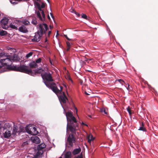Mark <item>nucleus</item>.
<instances>
[{
    "mask_svg": "<svg viewBox=\"0 0 158 158\" xmlns=\"http://www.w3.org/2000/svg\"><path fill=\"white\" fill-rule=\"evenodd\" d=\"M0 57L2 58L0 61V69L4 66H9L12 62H17L20 60L18 55L16 54L9 55L6 53L1 52L0 53Z\"/></svg>",
    "mask_w": 158,
    "mask_h": 158,
    "instance_id": "nucleus-1",
    "label": "nucleus"
},
{
    "mask_svg": "<svg viewBox=\"0 0 158 158\" xmlns=\"http://www.w3.org/2000/svg\"><path fill=\"white\" fill-rule=\"evenodd\" d=\"M29 67L25 65H21L19 66H14L12 67V70L20 72L26 73L31 76L34 74L31 69L35 68L38 67V65L34 61L29 64Z\"/></svg>",
    "mask_w": 158,
    "mask_h": 158,
    "instance_id": "nucleus-2",
    "label": "nucleus"
},
{
    "mask_svg": "<svg viewBox=\"0 0 158 158\" xmlns=\"http://www.w3.org/2000/svg\"><path fill=\"white\" fill-rule=\"evenodd\" d=\"M78 129V127H74L71 126L66 127V135L67 136L66 143L68 144L71 147L73 145V143L76 142L75 136L76 132Z\"/></svg>",
    "mask_w": 158,
    "mask_h": 158,
    "instance_id": "nucleus-3",
    "label": "nucleus"
},
{
    "mask_svg": "<svg viewBox=\"0 0 158 158\" xmlns=\"http://www.w3.org/2000/svg\"><path fill=\"white\" fill-rule=\"evenodd\" d=\"M39 30L35 34L33 39H32V41L39 42L42 37L44 34H45L46 31L48 30V25L45 23L40 24L39 26Z\"/></svg>",
    "mask_w": 158,
    "mask_h": 158,
    "instance_id": "nucleus-4",
    "label": "nucleus"
},
{
    "mask_svg": "<svg viewBox=\"0 0 158 158\" xmlns=\"http://www.w3.org/2000/svg\"><path fill=\"white\" fill-rule=\"evenodd\" d=\"M41 76L43 79L44 83L46 86L50 89L52 86L54 79L52 77V74L49 72H45L41 74Z\"/></svg>",
    "mask_w": 158,
    "mask_h": 158,
    "instance_id": "nucleus-5",
    "label": "nucleus"
},
{
    "mask_svg": "<svg viewBox=\"0 0 158 158\" xmlns=\"http://www.w3.org/2000/svg\"><path fill=\"white\" fill-rule=\"evenodd\" d=\"M65 114L68 121L67 127L71 126L73 127H78L77 121L75 117L73 116V113L71 111H68L65 112Z\"/></svg>",
    "mask_w": 158,
    "mask_h": 158,
    "instance_id": "nucleus-6",
    "label": "nucleus"
},
{
    "mask_svg": "<svg viewBox=\"0 0 158 158\" xmlns=\"http://www.w3.org/2000/svg\"><path fill=\"white\" fill-rule=\"evenodd\" d=\"M25 130L27 133L31 135H36L38 133L35 127L30 125H29L26 127Z\"/></svg>",
    "mask_w": 158,
    "mask_h": 158,
    "instance_id": "nucleus-7",
    "label": "nucleus"
},
{
    "mask_svg": "<svg viewBox=\"0 0 158 158\" xmlns=\"http://www.w3.org/2000/svg\"><path fill=\"white\" fill-rule=\"evenodd\" d=\"M52 86L50 88L56 94H61L62 93V90L63 87L62 86H60V90H59L57 88V87L55 83L52 84Z\"/></svg>",
    "mask_w": 158,
    "mask_h": 158,
    "instance_id": "nucleus-8",
    "label": "nucleus"
},
{
    "mask_svg": "<svg viewBox=\"0 0 158 158\" xmlns=\"http://www.w3.org/2000/svg\"><path fill=\"white\" fill-rule=\"evenodd\" d=\"M9 20V19L6 17L4 18L1 20L0 23L2 28L6 29L9 28L7 25Z\"/></svg>",
    "mask_w": 158,
    "mask_h": 158,
    "instance_id": "nucleus-9",
    "label": "nucleus"
},
{
    "mask_svg": "<svg viewBox=\"0 0 158 158\" xmlns=\"http://www.w3.org/2000/svg\"><path fill=\"white\" fill-rule=\"evenodd\" d=\"M62 93L63 95L60 96L59 98V99L61 102L64 103H65L66 102V100H68V98L66 96L64 92H63Z\"/></svg>",
    "mask_w": 158,
    "mask_h": 158,
    "instance_id": "nucleus-10",
    "label": "nucleus"
},
{
    "mask_svg": "<svg viewBox=\"0 0 158 158\" xmlns=\"http://www.w3.org/2000/svg\"><path fill=\"white\" fill-rule=\"evenodd\" d=\"M18 30L20 32L26 33L28 32V30L26 27L23 25L19 27Z\"/></svg>",
    "mask_w": 158,
    "mask_h": 158,
    "instance_id": "nucleus-11",
    "label": "nucleus"
},
{
    "mask_svg": "<svg viewBox=\"0 0 158 158\" xmlns=\"http://www.w3.org/2000/svg\"><path fill=\"white\" fill-rule=\"evenodd\" d=\"M17 133L19 134V133L18 127L16 125H14L12 130V134L14 135Z\"/></svg>",
    "mask_w": 158,
    "mask_h": 158,
    "instance_id": "nucleus-12",
    "label": "nucleus"
},
{
    "mask_svg": "<svg viewBox=\"0 0 158 158\" xmlns=\"http://www.w3.org/2000/svg\"><path fill=\"white\" fill-rule=\"evenodd\" d=\"M11 135V132L10 131L7 130L6 131L4 134V136L5 138H9Z\"/></svg>",
    "mask_w": 158,
    "mask_h": 158,
    "instance_id": "nucleus-13",
    "label": "nucleus"
},
{
    "mask_svg": "<svg viewBox=\"0 0 158 158\" xmlns=\"http://www.w3.org/2000/svg\"><path fill=\"white\" fill-rule=\"evenodd\" d=\"M38 151L37 152L35 157V158H38L40 157L43 154V152L42 150H38Z\"/></svg>",
    "mask_w": 158,
    "mask_h": 158,
    "instance_id": "nucleus-14",
    "label": "nucleus"
},
{
    "mask_svg": "<svg viewBox=\"0 0 158 158\" xmlns=\"http://www.w3.org/2000/svg\"><path fill=\"white\" fill-rule=\"evenodd\" d=\"M46 145L44 143H41L38 145L37 146V149L39 150H42L46 147Z\"/></svg>",
    "mask_w": 158,
    "mask_h": 158,
    "instance_id": "nucleus-15",
    "label": "nucleus"
},
{
    "mask_svg": "<svg viewBox=\"0 0 158 158\" xmlns=\"http://www.w3.org/2000/svg\"><path fill=\"white\" fill-rule=\"evenodd\" d=\"M81 151V148H78L74 149L72 152V154L73 155H76L79 153Z\"/></svg>",
    "mask_w": 158,
    "mask_h": 158,
    "instance_id": "nucleus-16",
    "label": "nucleus"
},
{
    "mask_svg": "<svg viewBox=\"0 0 158 158\" xmlns=\"http://www.w3.org/2000/svg\"><path fill=\"white\" fill-rule=\"evenodd\" d=\"M71 152L70 151L67 152L64 154V158H71Z\"/></svg>",
    "mask_w": 158,
    "mask_h": 158,
    "instance_id": "nucleus-17",
    "label": "nucleus"
},
{
    "mask_svg": "<svg viewBox=\"0 0 158 158\" xmlns=\"http://www.w3.org/2000/svg\"><path fill=\"white\" fill-rule=\"evenodd\" d=\"M33 140L34 143H39L40 141L39 138L37 136L34 137Z\"/></svg>",
    "mask_w": 158,
    "mask_h": 158,
    "instance_id": "nucleus-18",
    "label": "nucleus"
},
{
    "mask_svg": "<svg viewBox=\"0 0 158 158\" xmlns=\"http://www.w3.org/2000/svg\"><path fill=\"white\" fill-rule=\"evenodd\" d=\"M94 139V138L92 135H90L88 137V141L89 143H90L92 141H93Z\"/></svg>",
    "mask_w": 158,
    "mask_h": 158,
    "instance_id": "nucleus-19",
    "label": "nucleus"
},
{
    "mask_svg": "<svg viewBox=\"0 0 158 158\" xmlns=\"http://www.w3.org/2000/svg\"><path fill=\"white\" fill-rule=\"evenodd\" d=\"M139 130L142 131H146L145 128L144 127V124L143 122L142 123V124L141 125V126L139 127Z\"/></svg>",
    "mask_w": 158,
    "mask_h": 158,
    "instance_id": "nucleus-20",
    "label": "nucleus"
},
{
    "mask_svg": "<svg viewBox=\"0 0 158 158\" xmlns=\"http://www.w3.org/2000/svg\"><path fill=\"white\" fill-rule=\"evenodd\" d=\"M41 69H38L35 70H34V71L35 72L34 74L35 75L36 74H40L41 73L42 71Z\"/></svg>",
    "mask_w": 158,
    "mask_h": 158,
    "instance_id": "nucleus-21",
    "label": "nucleus"
},
{
    "mask_svg": "<svg viewBox=\"0 0 158 158\" xmlns=\"http://www.w3.org/2000/svg\"><path fill=\"white\" fill-rule=\"evenodd\" d=\"M19 133L21 132H25V130H26L24 128L21 126L19 127Z\"/></svg>",
    "mask_w": 158,
    "mask_h": 158,
    "instance_id": "nucleus-22",
    "label": "nucleus"
},
{
    "mask_svg": "<svg viewBox=\"0 0 158 158\" xmlns=\"http://www.w3.org/2000/svg\"><path fill=\"white\" fill-rule=\"evenodd\" d=\"M36 14H37V17L40 19L42 21V18L41 17V14H40V11H38L37 12Z\"/></svg>",
    "mask_w": 158,
    "mask_h": 158,
    "instance_id": "nucleus-23",
    "label": "nucleus"
},
{
    "mask_svg": "<svg viewBox=\"0 0 158 158\" xmlns=\"http://www.w3.org/2000/svg\"><path fill=\"white\" fill-rule=\"evenodd\" d=\"M7 32L6 31L2 30L0 32V35L1 36H3L6 35Z\"/></svg>",
    "mask_w": 158,
    "mask_h": 158,
    "instance_id": "nucleus-24",
    "label": "nucleus"
},
{
    "mask_svg": "<svg viewBox=\"0 0 158 158\" xmlns=\"http://www.w3.org/2000/svg\"><path fill=\"white\" fill-rule=\"evenodd\" d=\"M10 28L12 29H15V30H18V28L17 27H16L15 25L10 24Z\"/></svg>",
    "mask_w": 158,
    "mask_h": 158,
    "instance_id": "nucleus-25",
    "label": "nucleus"
},
{
    "mask_svg": "<svg viewBox=\"0 0 158 158\" xmlns=\"http://www.w3.org/2000/svg\"><path fill=\"white\" fill-rule=\"evenodd\" d=\"M127 110L128 112L130 115H131L132 114L131 110V108L129 106L127 107Z\"/></svg>",
    "mask_w": 158,
    "mask_h": 158,
    "instance_id": "nucleus-26",
    "label": "nucleus"
},
{
    "mask_svg": "<svg viewBox=\"0 0 158 158\" xmlns=\"http://www.w3.org/2000/svg\"><path fill=\"white\" fill-rule=\"evenodd\" d=\"M33 54L32 52H30L28 54H27L26 56V57L27 58H28L31 56Z\"/></svg>",
    "mask_w": 158,
    "mask_h": 158,
    "instance_id": "nucleus-27",
    "label": "nucleus"
},
{
    "mask_svg": "<svg viewBox=\"0 0 158 158\" xmlns=\"http://www.w3.org/2000/svg\"><path fill=\"white\" fill-rule=\"evenodd\" d=\"M100 111L101 112H104L105 114H108V113L106 111L105 109L104 108H102L100 109Z\"/></svg>",
    "mask_w": 158,
    "mask_h": 158,
    "instance_id": "nucleus-28",
    "label": "nucleus"
},
{
    "mask_svg": "<svg viewBox=\"0 0 158 158\" xmlns=\"http://www.w3.org/2000/svg\"><path fill=\"white\" fill-rule=\"evenodd\" d=\"M23 24H24L25 25H28L30 23L27 20H24V21H23Z\"/></svg>",
    "mask_w": 158,
    "mask_h": 158,
    "instance_id": "nucleus-29",
    "label": "nucleus"
},
{
    "mask_svg": "<svg viewBox=\"0 0 158 158\" xmlns=\"http://www.w3.org/2000/svg\"><path fill=\"white\" fill-rule=\"evenodd\" d=\"M81 17L86 19H88L87 15L83 14H81Z\"/></svg>",
    "mask_w": 158,
    "mask_h": 158,
    "instance_id": "nucleus-30",
    "label": "nucleus"
},
{
    "mask_svg": "<svg viewBox=\"0 0 158 158\" xmlns=\"http://www.w3.org/2000/svg\"><path fill=\"white\" fill-rule=\"evenodd\" d=\"M41 59L40 58H39V59H37L36 60V62H35L36 64L39 63L41 62Z\"/></svg>",
    "mask_w": 158,
    "mask_h": 158,
    "instance_id": "nucleus-31",
    "label": "nucleus"
},
{
    "mask_svg": "<svg viewBox=\"0 0 158 158\" xmlns=\"http://www.w3.org/2000/svg\"><path fill=\"white\" fill-rule=\"evenodd\" d=\"M72 12L75 13L78 17H79L80 16V14L76 12L75 10H73Z\"/></svg>",
    "mask_w": 158,
    "mask_h": 158,
    "instance_id": "nucleus-32",
    "label": "nucleus"
},
{
    "mask_svg": "<svg viewBox=\"0 0 158 158\" xmlns=\"http://www.w3.org/2000/svg\"><path fill=\"white\" fill-rule=\"evenodd\" d=\"M31 23L34 25H36L37 24V21L35 20H34V19L32 20Z\"/></svg>",
    "mask_w": 158,
    "mask_h": 158,
    "instance_id": "nucleus-33",
    "label": "nucleus"
},
{
    "mask_svg": "<svg viewBox=\"0 0 158 158\" xmlns=\"http://www.w3.org/2000/svg\"><path fill=\"white\" fill-rule=\"evenodd\" d=\"M35 4L36 5V6L38 7H40V4L37 2H35Z\"/></svg>",
    "mask_w": 158,
    "mask_h": 158,
    "instance_id": "nucleus-34",
    "label": "nucleus"
},
{
    "mask_svg": "<svg viewBox=\"0 0 158 158\" xmlns=\"http://www.w3.org/2000/svg\"><path fill=\"white\" fill-rule=\"evenodd\" d=\"M67 46L70 47L71 44L70 43L69 41L66 42Z\"/></svg>",
    "mask_w": 158,
    "mask_h": 158,
    "instance_id": "nucleus-35",
    "label": "nucleus"
},
{
    "mask_svg": "<svg viewBox=\"0 0 158 158\" xmlns=\"http://www.w3.org/2000/svg\"><path fill=\"white\" fill-rule=\"evenodd\" d=\"M79 81L81 85H83V81L81 79H79Z\"/></svg>",
    "mask_w": 158,
    "mask_h": 158,
    "instance_id": "nucleus-36",
    "label": "nucleus"
},
{
    "mask_svg": "<svg viewBox=\"0 0 158 158\" xmlns=\"http://www.w3.org/2000/svg\"><path fill=\"white\" fill-rule=\"evenodd\" d=\"M64 36L68 40H72L69 38L67 36V35H64Z\"/></svg>",
    "mask_w": 158,
    "mask_h": 158,
    "instance_id": "nucleus-37",
    "label": "nucleus"
},
{
    "mask_svg": "<svg viewBox=\"0 0 158 158\" xmlns=\"http://www.w3.org/2000/svg\"><path fill=\"white\" fill-rule=\"evenodd\" d=\"M45 4L44 3H42L41 6H40L42 8H43L45 7Z\"/></svg>",
    "mask_w": 158,
    "mask_h": 158,
    "instance_id": "nucleus-38",
    "label": "nucleus"
},
{
    "mask_svg": "<svg viewBox=\"0 0 158 158\" xmlns=\"http://www.w3.org/2000/svg\"><path fill=\"white\" fill-rule=\"evenodd\" d=\"M41 13H42V17H43V18H44L45 15V14L44 13V11H42V12Z\"/></svg>",
    "mask_w": 158,
    "mask_h": 158,
    "instance_id": "nucleus-39",
    "label": "nucleus"
},
{
    "mask_svg": "<svg viewBox=\"0 0 158 158\" xmlns=\"http://www.w3.org/2000/svg\"><path fill=\"white\" fill-rule=\"evenodd\" d=\"M118 81L121 83H122V82H124V81L123 80L121 79H118Z\"/></svg>",
    "mask_w": 158,
    "mask_h": 158,
    "instance_id": "nucleus-40",
    "label": "nucleus"
},
{
    "mask_svg": "<svg viewBox=\"0 0 158 158\" xmlns=\"http://www.w3.org/2000/svg\"><path fill=\"white\" fill-rule=\"evenodd\" d=\"M76 158H83L82 154H81L80 156H78Z\"/></svg>",
    "mask_w": 158,
    "mask_h": 158,
    "instance_id": "nucleus-41",
    "label": "nucleus"
},
{
    "mask_svg": "<svg viewBox=\"0 0 158 158\" xmlns=\"http://www.w3.org/2000/svg\"><path fill=\"white\" fill-rule=\"evenodd\" d=\"M52 31H49L48 33V37H49L50 35L51 34Z\"/></svg>",
    "mask_w": 158,
    "mask_h": 158,
    "instance_id": "nucleus-42",
    "label": "nucleus"
},
{
    "mask_svg": "<svg viewBox=\"0 0 158 158\" xmlns=\"http://www.w3.org/2000/svg\"><path fill=\"white\" fill-rule=\"evenodd\" d=\"M70 48V47L67 46L66 51H68L69 50Z\"/></svg>",
    "mask_w": 158,
    "mask_h": 158,
    "instance_id": "nucleus-43",
    "label": "nucleus"
},
{
    "mask_svg": "<svg viewBox=\"0 0 158 158\" xmlns=\"http://www.w3.org/2000/svg\"><path fill=\"white\" fill-rule=\"evenodd\" d=\"M41 8H42L40 6V7H38V9H39V10H40V11H41L42 12V11H43V10H42Z\"/></svg>",
    "mask_w": 158,
    "mask_h": 158,
    "instance_id": "nucleus-44",
    "label": "nucleus"
},
{
    "mask_svg": "<svg viewBox=\"0 0 158 158\" xmlns=\"http://www.w3.org/2000/svg\"><path fill=\"white\" fill-rule=\"evenodd\" d=\"M58 32H59L58 31H56V37H57V36L59 35V33Z\"/></svg>",
    "mask_w": 158,
    "mask_h": 158,
    "instance_id": "nucleus-45",
    "label": "nucleus"
},
{
    "mask_svg": "<svg viewBox=\"0 0 158 158\" xmlns=\"http://www.w3.org/2000/svg\"><path fill=\"white\" fill-rule=\"evenodd\" d=\"M49 27L50 29H52L53 28V26L50 25L49 26Z\"/></svg>",
    "mask_w": 158,
    "mask_h": 158,
    "instance_id": "nucleus-46",
    "label": "nucleus"
},
{
    "mask_svg": "<svg viewBox=\"0 0 158 158\" xmlns=\"http://www.w3.org/2000/svg\"><path fill=\"white\" fill-rule=\"evenodd\" d=\"M82 125H85V126H87V127L88 126L86 124H85V123H84L83 122H82Z\"/></svg>",
    "mask_w": 158,
    "mask_h": 158,
    "instance_id": "nucleus-47",
    "label": "nucleus"
},
{
    "mask_svg": "<svg viewBox=\"0 0 158 158\" xmlns=\"http://www.w3.org/2000/svg\"><path fill=\"white\" fill-rule=\"evenodd\" d=\"M50 14L52 17L53 18V19H54V16L52 14V13H50Z\"/></svg>",
    "mask_w": 158,
    "mask_h": 158,
    "instance_id": "nucleus-48",
    "label": "nucleus"
},
{
    "mask_svg": "<svg viewBox=\"0 0 158 158\" xmlns=\"http://www.w3.org/2000/svg\"><path fill=\"white\" fill-rule=\"evenodd\" d=\"M90 59H87L86 60H85V61H87L88 62H89V60H91Z\"/></svg>",
    "mask_w": 158,
    "mask_h": 158,
    "instance_id": "nucleus-49",
    "label": "nucleus"
},
{
    "mask_svg": "<svg viewBox=\"0 0 158 158\" xmlns=\"http://www.w3.org/2000/svg\"><path fill=\"white\" fill-rule=\"evenodd\" d=\"M75 109L76 110V113L77 114V111H78L76 107H75Z\"/></svg>",
    "mask_w": 158,
    "mask_h": 158,
    "instance_id": "nucleus-50",
    "label": "nucleus"
},
{
    "mask_svg": "<svg viewBox=\"0 0 158 158\" xmlns=\"http://www.w3.org/2000/svg\"><path fill=\"white\" fill-rule=\"evenodd\" d=\"M85 94H86V95H89V94L86 91H85Z\"/></svg>",
    "mask_w": 158,
    "mask_h": 158,
    "instance_id": "nucleus-51",
    "label": "nucleus"
},
{
    "mask_svg": "<svg viewBox=\"0 0 158 158\" xmlns=\"http://www.w3.org/2000/svg\"><path fill=\"white\" fill-rule=\"evenodd\" d=\"M48 41V40L47 39V38H45V43H46Z\"/></svg>",
    "mask_w": 158,
    "mask_h": 158,
    "instance_id": "nucleus-52",
    "label": "nucleus"
},
{
    "mask_svg": "<svg viewBox=\"0 0 158 158\" xmlns=\"http://www.w3.org/2000/svg\"><path fill=\"white\" fill-rule=\"evenodd\" d=\"M48 19H49V20H50L51 19H50V18L49 16V15H48Z\"/></svg>",
    "mask_w": 158,
    "mask_h": 158,
    "instance_id": "nucleus-53",
    "label": "nucleus"
},
{
    "mask_svg": "<svg viewBox=\"0 0 158 158\" xmlns=\"http://www.w3.org/2000/svg\"><path fill=\"white\" fill-rule=\"evenodd\" d=\"M128 88H127L128 89H129V85L128 84Z\"/></svg>",
    "mask_w": 158,
    "mask_h": 158,
    "instance_id": "nucleus-54",
    "label": "nucleus"
},
{
    "mask_svg": "<svg viewBox=\"0 0 158 158\" xmlns=\"http://www.w3.org/2000/svg\"><path fill=\"white\" fill-rule=\"evenodd\" d=\"M16 1H22V0H15Z\"/></svg>",
    "mask_w": 158,
    "mask_h": 158,
    "instance_id": "nucleus-55",
    "label": "nucleus"
},
{
    "mask_svg": "<svg viewBox=\"0 0 158 158\" xmlns=\"http://www.w3.org/2000/svg\"><path fill=\"white\" fill-rule=\"evenodd\" d=\"M50 63L52 64V62L51 61V60H50Z\"/></svg>",
    "mask_w": 158,
    "mask_h": 158,
    "instance_id": "nucleus-56",
    "label": "nucleus"
},
{
    "mask_svg": "<svg viewBox=\"0 0 158 158\" xmlns=\"http://www.w3.org/2000/svg\"><path fill=\"white\" fill-rule=\"evenodd\" d=\"M88 116L90 117H91V115H88Z\"/></svg>",
    "mask_w": 158,
    "mask_h": 158,
    "instance_id": "nucleus-57",
    "label": "nucleus"
},
{
    "mask_svg": "<svg viewBox=\"0 0 158 158\" xmlns=\"http://www.w3.org/2000/svg\"><path fill=\"white\" fill-rule=\"evenodd\" d=\"M47 0L48 2H49V0Z\"/></svg>",
    "mask_w": 158,
    "mask_h": 158,
    "instance_id": "nucleus-58",
    "label": "nucleus"
},
{
    "mask_svg": "<svg viewBox=\"0 0 158 158\" xmlns=\"http://www.w3.org/2000/svg\"><path fill=\"white\" fill-rule=\"evenodd\" d=\"M137 148L138 149V150H139V148H138V147H137Z\"/></svg>",
    "mask_w": 158,
    "mask_h": 158,
    "instance_id": "nucleus-59",
    "label": "nucleus"
},
{
    "mask_svg": "<svg viewBox=\"0 0 158 158\" xmlns=\"http://www.w3.org/2000/svg\"><path fill=\"white\" fill-rule=\"evenodd\" d=\"M59 158H62L61 157H59Z\"/></svg>",
    "mask_w": 158,
    "mask_h": 158,
    "instance_id": "nucleus-60",
    "label": "nucleus"
},
{
    "mask_svg": "<svg viewBox=\"0 0 158 158\" xmlns=\"http://www.w3.org/2000/svg\"><path fill=\"white\" fill-rule=\"evenodd\" d=\"M70 80H71V81H72V80H71V79H70Z\"/></svg>",
    "mask_w": 158,
    "mask_h": 158,
    "instance_id": "nucleus-61",
    "label": "nucleus"
}]
</instances>
